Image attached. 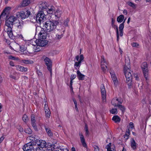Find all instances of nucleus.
Returning <instances> with one entry per match:
<instances>
[{
    "label": "nucleus",
    "instance_id": "nucleus-1",
    "mask_svg": "<svg viewBox=\"0 0 151 151\" xmlns=\"http://www.w3.org/2000/svg\"><path fill=\"white\" fill-rule=\"evenodd\" d=\"M58 22L56 20H49L43 24L44 29L47 33L52 32L56 28Z\"/></svg>",
    "mask_w": 151,
    "mask_h": 151
},
{
    "label": "nucleus",
    "instance_id": "nucleus-2",
    "mask_svg": "<svg viewBox=\"0 0 151 151\" xmlns=\"http://www.w3.org/2000/svg\"><path fill=\"white\" fill-rule=\"evenodd\" d=\"M17 18L14 16H11L8 18L5 21L4 26L12 27L13 23L17 20Z\"/></svg>",
    "mask_w": 151,
    "mask_h": 151
},
{
    "label": "nucleus",
    "instance_id": "nucleus-3",
    "mask_svg": "<svg viewBox=\"0 0 151 151\" xmlns=\"http://www.w3.org/2000/svg\"><path fill=\"white\" fill-rule=\"evenodd\" d=\"M30 14V12L27 10L24 11L16 13V15L17 17H20L22 19H24L28 17Z\"/></svg>",
    "mask_w": 151,
    "mask_h": 151
},
{
    "label": "nucleus",
    "instance_id": "nucleus-4",
    "mask_svg": "<svg viewBox=\"0 0 151 151\" xmlns=\"http://www.w3.org/2000/svg\"><path fill=\"white\" fill-rule=\"evenodd\" d=\"M44 12L42 11H40L37 14L36 17V19L37 22L38 21L40 23H41L45 20V12Z\"/></svg>",
    "mask_w": 151,
    "mask_h": 151
},
{
    "label": "nucleus",
    "instance_id": "nucleus-5",
    "mask_svg": "<svg viewBox=\"0 0 151 151\" xmlns=\"http://www.w3.org/2000/svg\"><path fill=\"white\" fill-rule=\"evenodd\" d=\"M36 145L34 143H28L25 144L23 147L24 151H33V149H35Z\"/></svg>",
    "mask_w": 151,
    "mask_h": 151
},
{
    "label": "nucleus",
    "instance_id": "nucleus-6",
    "mask_svg": "<svg viewBox=\"0 0 151 151\" xmlns=\"http://www.w3.org/2000/svg\"><path fill=\"white\" fill-rule=\"evenodd\" d=\"M129 71H125V75L126 78V82L129 86H131L132 77L131 73Z\"/></svg>",
    "mask_w": 151,
    "mask_h": 151
},
{
    "label": "nucleus",
    "instance_id": "nucleus-7",
    "mask_svg": "<svg viewBox=\"0 0 151 151\" xmlns=\"http://www.w3.org/2000/svg\"><path fill=\"white\" fill-rule=\"evenodd\" d=\"M76 59L77 62H76L74 64L76 69L79 68L81 65V63L83 61L84 59V57L83 55H80V57L78 55H77L76 57Z\"/></svg>",
    "mask_w": 151,
    "mask_h": 151
},
{
    "label": "nucleus",
    "instance_id": "nucleus-8",
    "mask_svg": "<svg viewBox=\"0 0 151 151\" xmlns=\"http://www.w3.org/2000/svg\"><path fill=\"white\" fill-rule=\"evenodd\" d=\"M43 58L44 60V61L46 65L47 66L48 69L50 72H51L52 70L51 68L52 66V61L50 59L45 56H44Z\"/></svg>",
    "mask_w": 151,
    "mask_h": 151
},
{
    "label": "nucleus",
    "instance_id": "nucleus-9",
    "mask_svg": "<svg viewBox=\"0 0 151 151\" xmlns=\"http://www.w3.org/2000/svg\"><path fill=\"white\" fill-rule=\"evenodd\" d=\"M107 63L103 56H101V67L103 71H105L107 68Z\"/></svg>",
    "mask_w": 151,
    "mask_h": 151
},
{
    "label": "nucleus",
    "instance_id": "nucleus-10",
    "mask_svg": "<svg viewBox=\"0 0 151 151\" xmlns=\"http://www.w3.org/2000/svg\"><path fill=\"white\" fill-rule=\"evenodd\" d=\"M36 45L41 47H43L47 43V41L45 39H39L36 40L35 41Z\"/></svg>",
    "mask_w": 151,
    "mask_h": 151
},
{
    "label": "nucleus",
    "instance_id": "nucleus-11",
    "mask_svg": "<svg viewBox=\"0 0 151 151\" xmlns=\"http://www.w3.org/2000/svg\"><path fill=\"white\" fill-rule=\"evenodd\" d=\"M110 73L114 84L115 86H116L118 85L119 83L116 74L114 72L112 71H111Z\"/></svg>",
    "mask_w": 151,
    "mask_h": 151
},
{
    "label": "nucleus",
    "instance_id": "nucleus-12",
    "mask_svg": "<svg viewBox=\"0 0 151 151\" xmlns=\"http://www.w3.org/2000/svg\"><path fill=\"white\" fill-rule=\"evenodd\" d=\"M44 29H42L38 35V39H45L47 35V32H45Z\"/></svg>",
    "mask_w": 151,
    "mask_h": 151
},
{
    "label": "nucleus",
    "instance_id": "nucleus-13",
    "mask_svg": "<svg viewBox=\"0 0 151 151\" xmlns=\"http://www.w3.org/2000/svg\"><path fill=\"white\" fill-rule=\"evenodd\" d=\"M12 27H9L4 26V30L7 33V34L9 37L11 38H13V35L12 31Z\"/></svg>",
    "mask_w": 151,
    "mask_h": 151
},
{
    "label": "nucleus",
    "instance_id": "nucleus-14",
    "mask_svg": "<svg viewBox=\"0 0 151 151\" xmlns=\"http://www.w3.org/2000/svg\"><path fill=\"white\" fill-rule=\"evenodd\" d=\"M101 90L103 101V102H105L106 101V91L103 85H101Z\"/></svg>",
    "mask_w": 151,
    "mask_h": 151
},
{
    "label": "nucleus",
    "instance_id": "nucleus-15",
    "mask_svg": "<svg viewBox=\"0 0 151 151\" xmlns=\"http://www.w3.org/2000/svg\"><path fill=\"white\" fill-rule=\"evenodd\" d=\"M64 33V31L58 30L56 33L55 39L56 40L60 39L63 37Z\"/></svg>",
    "mask_w": 151,
    "mask_h": 151
},
{
    "label": "nucleus",
    "instance_id": "nucleus-16",
    "mask_svg": "<svg viewBox=\"0 0 151 151\" xmlns=\"http://www.w3.org/2000/svg\"><path fill=\"white\" fill-rule=\"evenodd\" d=\"M122 101L119 100L117 98L113 99L111 102L112 104L115 107H118L119 105L122 104Z\"/></svg>",
    "mask_w": 151,
    "mask_h": 151
},
{
    "label": "nucleus",
    "instance_id": "nucleus-17",
    "mask_svg": "<svg viewBox=\"0 0 151 151\" xmlns=\"http://www.w3.org/2000/svg\"><path fill=\"white\" fill-rule=\"evenodd\" d=\"M55 10V9L54 6H48L45 12H47V14H53Z\"/></svg>",
    "mask_w": 151,
    "mask_h": 151
},
{
    "label": "nucleus",
    "instance_id": "nucleus-18",
    "mask_svg": "<svg viewBox=\"0 0 151 151\" xmlns=\"http://www.w3.org/2000/svg\"><path fill=\"white\" fill-rule=\"evenodd\" d=\"M47 4V3L45 2H41L39 5L40 10H43V12H45V11L48 6Z\"/></svg>",
    "mask_w": 151,
    "mask_h": 151
},
{
    "label": "nucleus",
    "instance_id": "nucleus-19",
    "mask_svg": "<svg viewBox=\"0 0 151 151\" xmlns=\"http://www.w3.org/2000/svg\"><path fill=\"white\" fill-rule=\"evenodd\" d=\"M44 109L46 117L47 119L49 118L50 116L51 113L47 105L46 104H45Z\"/></svg>",
    "mask_w": 151,
    "mask_h": 151
},
{
    "label": "nucleus",
    "instance_id": "nucleus-20",
    "mask_svg": "<svg viewBox=\"0 0 151 151\" xmlns=\"http://www.w3.org/2000/svg\"><path fill=\"white\" fill-rule=\"evenodd\" d=\"M37 144L41 148L45 147L47 145L46 142L42 140H40L37 141Z\"/></svg>",
    "mask_w": 151,
    "mask_h": 151
},
{
    "label": "nucleus",
    "instance_id": "nucleus-21",
    "mask_svg": "<svg viewBox=\"0 0 151 151\" xmlns=\"http://www.w3.org/2000/svg\"><path fill=\"white\" fill-rule=\"evenodd\" d=\"M10 9L11 7H8L6 8L1 14L0 16V18H1V17L5 16L6 15V16L7 17V16L8 15L9 13Z\"/></svg>",
    "mask_w": 151,
    "mask_h": 151
},
{
    "label": "nucleus",
    "instance_id": "nucleus-22",
    "mask_svg": "<svg viewBox=\"0 0 151 151\" xmlns=\"http://www.w3.org/2000/svg\"><path fill=\"white\" fill-rule=\"evenodd\" d=\"M10 47L11 48L13 49L17 52L19 51L20 50V46L15 42L13 43L12 44V46H10Z\"/></svg>",
    "mask_w": 151,
    "mask_h": 151
},
{
    "label": "nucleus",
    "instance_id": "nucleus-23",
    "mask_svg": "<svg viewBox=\"0 0 151 151\" xmlns=\"http://www.w3.org/2000/svg\"><path fill=\"white\" fill-rule=\"evenodd\" d=\"M31 124L34 129L36 131L38 130L37 127L35 123L36 120L35 116L34 115H32L31 116Z\"/></svg>",
    "mask_w": 151,
    "mask_h": 151
},
{
    "label": "nucleus",
    "instance_id": "nucleus-24",
    "mask_svg": "<svg viewBox=\"0 0 151 151\" xmlns=\"http://www.w3.org/2000/svg\"><path fill=\"white\" fill-rule=\"evenodd\" d=\"M45 148H46V151H53L55 148V146L50 143H48Z\"/></svg>",
    "mask_w": 151,
    "mask_h": 151
},
{
    "label": "nucleus",
    "instance_id": "nucleus-25",
    "mask_svg": "<svg viewBox=\"0 0 151 151\" xmlns=\"http://www.w3.org/2000/svg\"><path fill=\"white\" fill-rule=\"evenodd\" d=\"M62 11L59 9H57L56 10H55L53 14L55 16V19H57L60 18L62 14Z\"/></svg>",
    "mask_w": 151,
    "mask_h": 151
},
{
    "label": "nucleus",
    "instance_id": "nucleus-26",
    "mask_svg": "<svg viewBox=\"0 0 151 151\" xmlns=\"http://www.w3.org/2000/svg\"><path fill=\"white\" fill-rule=\"evenodd\" d=\"M79 135L82 145L83 147H87V144L85 141V139L83 134L81 132H79Z\"/></svg>",
    "mask_w": 151,
    "mask_h": 151
},
{
    "label": "nucleus",
    "instance_id": "nucleus-27",
    "mask_svg": "<svg viewBox=\"0 0 151 151\" xmlns=\"http://www.w3.org/2000/svg\"><path fill=\"white\" fill-rule=\"evenodd\" d=\"M115 22V20L113 18L111 19V24L113 27H115L116 29V33L117 35V40L118 41L119 40V35L118 27L116 25L114 24Z\"/></svg>",
    "mask_w": 151,
    "mask_h": 151
},
{
    "label": "nucleus",
    "instance_id": "nucleus-28",
    "mask_svg": "<svg viewBox=\"0 0 151 151\" xmlns=\"http://www.w3.org/2000/svg\"><path fill=\"white\" fill-rule=\"evenodd\" d=\"M37 139L34 137L32 136H29L27 138V140L28 142L31 143H34L35 145V143L36 142Z\"/></svg>",
    "mask_w": 151,
    "mask_h": 151
},
{
    "label": "nucleus",
    "instance_id": "nucleus-29",
    "mask_svg": "<svg viewBox=\"0 0 151 151\" xmlns=\"http://www.w3.org/2000/svg\"><path fill=\"white\" fill-rule=\"evenodd\" d=\"M106 148L107 149V151H116L115 149V147L114 145H112L111 143H109L106 146Z\"/></svg>",
    "mask_w": 151,
    "mask_h": 151
},
{
    "label": "nucleus",
    "instance_id": "nucleus-30",
    "mask_svg": "<svg viewBox=\"0 0 151 151\" xmlns=\"http://www.w3.org/2000/svg\"><path fill=\"white\" fill-rule=\"evenodd\" d=\"M125 19L123 22L119 26V30L120 32V35L122 36L123 35V31L124 28V24L125 22Z\"/></svg>",
    "mask_w": 151,
    "mask_h": 151
},
{
    "label": "nucleus",
    "instance_id": "nucleus-31",
    "mask_svg": "<svg viewBox=\"0 0 151 151\" xmlns=\"http://www.w3.org/2000/svg\"><path fill=\"white\" fill-rule=\"evenodd\" d=\"M77 74L79 80L82 81L84 80L85 76L82 74L79 70H77Z\"/></svg>",
    "mask_w": 151,
    "mask_h": 151
},
{
    "label": "nucleus",
    "instance_id": "nucleus-32",
    "mask_svg": "<svg viewBox=\"0 0 151 151\" xmlns=\"http://www.w3.org/2000/svg\"><path fill=\"white\" fill-rule=\"evenodd\" d=\"M9 76L11 78L14 80L17 79L19 78L18 74L15 72L11 73Z\"/></svg>",
    "mask_w": 151,
    "mask_h": 151
},
{
    "label": "nucleus",
    "instance_id": "nucleus-33",
    "mask_svg": "<svg viewBox=\"0 0 151 151\" xmlns=\"http://www.w3.org/2000/svg\"><path fill=\"white\" fill-rule=\"evenodd\" d=\"M112 120L115 123H119L120 122V118L117 115H115L113 116L112 118Z\"/></svg>",
    "mask_w": 151,
    "mask_h": 151
},
{
    "label": "nucleus",
    "instance_id": "nucleus-34",
    "mask_svg": "<svg viewBox=\"0 0 151 151\" xmlns=\"http://www.w3.org/2000/svg\"><path fill=\"white\" fill-rule=\"evenodd\" d=\"M131 147L134 150H135L136 149V144L134 139H132L131 141Z\"/></svg>",
    "mask_w": 151,
    "mask_h": 151
},
{
    "label": "nucleus",
    "instance_id": "nucleus-35",
    "mask_svg": "<svg viewBox=\"0 0 151 151\" xmlns=\"http://www.w3.org/2000/svg\"><path fill=\"white\" fill-rule=\"evenodd\" d=\"M144 76L146 80H148V70H142Z\"/></svg>",
    "mask_w": 151,
    "mask_h": 151
},
{
    "label": "nucleus",
    "instance_id": "nucleus-36",
    "mask_svg": "<svg viewBox=\"0 0 151 151\" xmlns=\"http://www.w3.org/2000/svg\"><path fill=\"white\" fill-rule=\"evenodd\" d=\"M21 62L26 64H32L34 63L33 61L32 60L25 59L22 60Z\"/></svg>",
    "mask_w": 151,
    "mask_h": 151
},
{
    "label": "nucleus",
    "instance_id": "nucleus-37",
    "mask_svg": "<svg viewBox=\"0 0 151 151\" xmlns=\"http://www.w3.org/2000/svg\"><path fill=\"white\" fill-rule=\"evenodd\" d=\"M124 18V15H120L119 17H118L117 19V21L119 23H121L123 22Z\"/></svg>",
    "mask_w": 151,
    "mask_h": 151
},
{
    "label": "nucleus",
    "instance_id": "nucleus-38",
    "mask_svg": "<svg viewBox=\"0 0 151 151\" xmlns=\"http://www.w3.org/2000/svg\"><path fill=\"white\" fill-rule=\"evenodd\" d=\"M30 3L29 0H23L22 3V6H27Z\"/></svg>",
    "mask_w": 151,
    "mask_h": 151
},
{
    "label": "nucleus",
    "instance_id": "nucleus-39",
    "mask_svg": "<svg viewBox=\"0 0 151 151\" xmlns=\"http://www.w3.org/2000/svg\"><path fill=\"white\" fill-rule=\"evenodd\" d=\"M141 67L142 70H143L148 69L147 64L146 62H143L141 66Z\"/></svg>",
    "mask_w": 151,
    "mask_h": 151
},
{
    "label": "nucleus",
    "instance_id": "nucleus-40",
    "mask_svg": "<svg viewBox=\"0 0 151 151\" xmlns=\"http://www.w3.org/2000/svg\"><path fill=\"white\" fill-rule=\"evenodd\" d=\"M53 151H68V149L66 148H63L61 147H57L56 148L53 150Z\"/></svg>",
    "mask_w": 151,
    "mask_h": 151
},
{
    "label": "nucleus",
    "instance_id": "nucleus-41",
    "mask_svg": "<svg viewBox=\"0 0 151 151\" xmlns=\"http://www.w3.org/2000/svg\"><path fill=\"white\" fill-rule=\"evenodd\" d=\"M127 4L133 9H135L137 7L136 5L132 2L129 1L127 2Z\"/></svg>",
    "mask_w": 151,
    "mask_h": 151
},
{
    "label": "nucleus",
    "instance_id": "nucleus-42",
    "mask_svg": "<svg viewBox=\"0 0 151 151\" xmlns=\"http://www.w3.org/2000/svg\"><path fill=\"white\" fill-rule=\"evenodd\" d=\"M20 50L19 51H21V52H22L24 54L26 53V50L27 48L25 47L24 46L22 45L20 46Z\"/></svg>",
    "mask_w": 151,
    "mask_h": 151
},
{
    "label": "nucleus",
    "instance_id": "nucleus-43",
    "mask_svg": "<svg viewBox=\"0 0 151 151\" xmlns=\"http://www.w3.org/2000/svg\"><path fill=\"white\" fill-rule=\"evenodd\" d=\"M46 132L48 135L50 136H52V134L49 128H45Z\"/></svg>",
    "mask_w": 151,
    "mask_h": 151
},
{
    "label": "nucleus",
    "instance_id": "nucleus-44",
    "mask_svg": "<svg viewBox=\"0 0 151 151\" xmlns=\"http://www.w3.org/2000/svg\"><path fill=\"white\" fill-rule=\"evenodd\" d=\"M24 131L26 133L28 134H31L32 132V130L29 127H27L24 130Z\"/></svg>",
    "mask_w": 151,
    "mask_h": 151
},
{
    "label": "nucleus",
    "instance_id": "nucleus-45",
    "mask_svg": "<svg viewBox=\"0 0 151 151\" xmlns=\"http://www.w3.org/2000/svg\"><path fill=\"white\" fill-rule=\"evenodd\" d=\"M9 59L12 60H19V58L17 57H15L14 56L10 55L9 56Z\"/></svg>",
    "mask_w": 151,
    "mask_h": 151
},
{
    "label": "nucleus",
    "instance_id": "nucleus-46",
    "mask_svg": "<svg viewBox=\"0 0 151 151\" xmlns=\"http://www.w3.org/2000/svg\"><path fill=\"white\" fill-rule=\"evenodd\" d=\"M110 113L112 114H116L118 112L116 109H112L110 110Z\"/></svg>",
    "mask_w": 151,
    "mask_h": 151
},
{
    "label": "nucleus",
    "instance_id": "nucleus-47",
    "mask_svg": "<svg viewBox=\"0 0 151 151\" xmlns=\"http://www.w3.org/2000/svg\"><path fill=\"white\" fill-rule=\"evenodd\" d=\"M85 130L86 131V136L88 135L89 134V131L88 130V128L87 126V125L86 124L85 127L84 128Z\"/></svg>",
    "mask_w": 151,
    "mask_h": 151
},
{
    "label": "nucleus",
    "instance_id": "nucleus-48",
    "mask_svg": "<svg viewBox=\"0 0 151 151\" xmlns=\"http://www.w3.org/2000/svg\"><path fill=\"white\" fill-rule=\"evenodd\" d=\"M73 100L75 105V109L76 111H78V109L77 107V104L76 101L74 99H73Z\"/></svg>",
    "mask_w": 151,
    "mask_h": 151
},
{
    "label": "nucleus",
    "instance_id": "nucleus-49",
    "mask_svg": "<svg viewBox=\"0 0 151 151\" xmlns=\"http://www.w3.org/2000/svg\"><path fill=\"white\" fill-rule=\"evenodd\" d=\"M33 151H43V150L42 148H41L39 147H37L36 146V147L35 149H33Z\"/></svg>",
    "mask_w": 151,
    "mask_h": 151
},
{
    "label": "nucleus",
    "instance_id": "nucleus-50",
    "mask_svg": "<svg viewBox=\"0 0 151 151\" xmlns=\"http://www.w3.org/2000/svg\"><path fill=\"white\" fill-rule=\"evenodd\" d=\"M22 119L23 121L24 122H26L28 120V118L27 115L26 114H24L22 117Z\"/></svg>",
    "mask_w": 151,
    "mask_h": 151
},
{
    "label": "nucleus",
    "instance_id": "nucleus-51",
    "mask_svg": "<svg viewBox=\"0 0 151 151\" xmlns=\"http://www.w3.org/2000/svg\"><path fill=\"white\" fill-rule=\"evenodd\" d=\"M118 107L122 111H124L125 109V107L124 106L121 105L120 104L119 105Z\"/></svg>",
    "mask_w": 151,
    "mask_h": 151
},
{
    "label": "nucleus",
    "instance_id": "nucleus-52",
    "mask_svg": "<svg viewBox=\"0 0 151 151\" xmlns=\"http://www.w3.org/2000/svg\"><path fill=\"white\" fill-rule=\"evenodd\" d=\"M19 25H18V28L19 29H21L23 26V24L22 22H19Z\"/></svg>",
    "mask_w": 151,
    "mask_h": 151
},
{
    "label": "nucleus",
    "instance_id": "nucleus-53",
    "mask_svg": "<svg viewBox=\"0 0 151 151\" xmlns=\"http://www.w3.org/2000/svg\"><path fill=\"white\" fill-rule=\"evenodd\" d=\"M15 67L17 70L20 71L22 66L19 65H16Z\"/></svg>",
    "mask_w": 151,
    "mask_h": 151
},
{
    "label": "nucleus",
    "instance_id": "nucleus-54",
    "mask_svg": "<svg viewBox=\"0 0 151 151\" xmlns=\"http://www.w3.org/2000/svg\"><path fill=\"white\" fill-rule=\"evenodd\" d=\"M69 20L67 18L65 21L64 22V24L65 26H67L68 25V23L69 22Z\"/></svg>",
    "mask_w": 151,
    "mask_h": 151
},
{
    "label": "nucleus",
    "instance_id": "nucleus-55",
    "mask_svg": "<svg viewBox=\"0 0 151 151\" xmlns=\"http://www.w3.org/2000/svg\"><path fill=\"white\" fill-rule=\"evenodd\" d=\"M28 70V68H25L22 66L20 71L21 72H27Z\"/></svg>",
    "mask_w": 151,
    "mask_h": 151
},
{
    "label": "nucleus",
    "instance_id": "nucleus-56",
    "mask_svg": "<svg viewBox=\"0 0 151 151\" xmlns=\"http://www.w3.org/2000/svg\"><path fill=\"white\" fill-rule=\"evenodd\" d=\"M132 45L133 47H137L139 46V44L137 43L133 42L132 43Z\"/></svg>",
    "mask_w": 151,
    "mask_h": 151
},
{
    "label": "nucleus",
    "instance_id": "nucleus-57",
    "mask_svg": "<svg viewBox=\"0 0 151 151\" xmlns=\"http://www.w3.org/2000/svg\"><path fill=\"white\" fill-rule=\"evenodd\" d=\"M129 125H130V127L129 128H130L131 129H133L134 128V124L132 122H130V124H129Z\"/></svg>",
    "mask_w": 151,
    "mask_h": 151
},
{
    "label": "nucleus",
    "instance_id": "nucleus-58",
    "mask_svg": "<svg viewBox=\"0 0 151 151\" xmlns=\"http://www.w3.org/2000/svg\"><path fill=\"white\" fill-rule=\"evenodd\" d=\"M94 151H99V148L98 146L96 145L94 146Z\"/></svg>",
    "mask_w": 151,
    "mask_h": 151
},
{
    "label": "nucleus",
    "instance_id": "nucleus-59",
    "mask_svg": "<svg viewBox=\"0 0 151 151\" xmlns=\"http://www.w3.org/2000/svg\"><path fill=\"white\" fill-rule=\"evenodd\" d=\"M76 77V75L75 74H72L71 75L70 77V79L71 80H73Z\"/></svg>",
    "mask_w": 151,
    "mask_h": 151
},
{
    "label": "nucleus",
    "instance_id": "nucleus-60",
    "mask_svg": "<svg viewBox=\"0 0 151 151\" xmlns=\"http://www.w3.org/2000/svg\"><path fill=\"white\" fill-rule=\"evenodd\" d=\"M18 129L19 132H22L23 131V128L20 126H19L18 127Z\"/></svg>",
    "mask_w": 151,
    "mask_h": 151
},
{
    "label": "nucleus",
    "instance_id": "nucleus-61",
    "mask_svg": "<svg viewBox=\"0 0 151 151\" xmlns=\"http://www.w3.org/2000/svg\"><path fill=\"white\" fill-rule=\"evenodd\" d=\"M18 37L21 39L23 40H24V37L23 36V35H18Z\"/></svg>",
    "mask_w": 151,
    "mask_h": 151
},
{
    "label": "nucleus",
    "instance_id": "nucleus-62",
    "mask_svg": "<svg viewBox=\"0 0 151 151\" xmlns=\"http://www.w3.org/2000/svg\"><path fill=\"white\" fill-rule=\"evenodd\" d=\"M9 65L12 66H14V62L12 61H11L9 62Z\"/></svg>",
    "mask_w": 151,
    "mask_h": 151
},
{
    "label": "nucleus",
    "instance_id": "nucleus-63",
    "mask_svg": "<svg viewBox=\"0 0 151 151\" xmlns=\"http://www.w3.org/2000/svg\"><path fill=\"white\" fill-rule=\"evenodd\" d=\"M123 13L125 15H127V12L126 10H124L123 12Z\"/></svg>",
    "mask_w": 151,
    "mask_h": 151
},
{
    "label": "nucleus",
    "instance_id": "nucleus-64",
    "mask_svg": "<svg viewBox=\"0 0 151 151\" xmlns=\"http://www.w3.org/2000/svg\"><path fill=\"white\" fill-rule=\"evenodd\" d=\"M4 138L3 137H1L0 138V143L3 140Z\"/></svg>",
    "mask_w": 151,
    "mask_h": 151
}]
</instances>
